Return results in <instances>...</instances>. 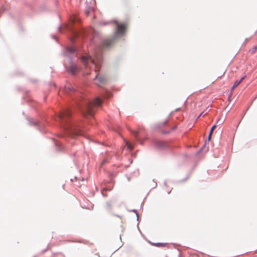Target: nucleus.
I'll return each instance as SVG.
<instances>
[{
	"mask_svg": "<svg viewBox=\"0 0 257 257\" xmlns=\"http://www.w3.org/2000/svg\"><path fill=\"white\" fill-rule=\"evenodd\" d=\"M82 61L84 64L86 65V67H87L88 63H90L94 66L95 71L96 72L99 70L100 67V61L96 57L95 59H94L91 56H89L88 57L83 56L82 58Z\"/></svg>",
	"mask_w": 257,
	"mask_h": 257,
	"instance_id": "nucleus-4",
	"label": "nucleus"
},
{
	"mask_svg": "<svg viewBox=\"0 0 257 257\" xmlns=\"http://www.w3.org/2000/svg\"><path fill=\"white\" fill-rule=\"evenodd\" d=\"M77 20V18L76 17H72L71 19V21L72 23H75Z\"/></svg>",
	"mask_w": 257,
	"mask_h": 257,
	"instance_id": "nucleus-13",
	"label": "nucleus"
},
{
	"mask_svg": "<svg viewBox=\"0 0 257 257\" xmlns=\"http://www.w3.org/2000/svg\"><path fill=\"white\" fill-rule=\"evenodd\" d=\"M245 77L246 76H244L241 78V79L239 81H238L239 82H240V83H241L242 82V81L245 79Z\"/></svg>",
	"mask_w": 257,
	"mask_h": 257,
	"instance_id": "nucleus-16",
	"label": "nucleus"
},
{
	"mask_svg": "<svg viewBox=\"0 0 257 257\" xmlns=\"http://www.w3.org/2000/svg\"><path fill=\"white\" fill-rule=\"evenodd\" d=\"M216 127V125H214L212 126V127H211V130H210V134H212L213 133V132L214 131V129Z\"/></svg>",
	"mask_w": 257,
	"mask_h": 257,
	"instance_id": "nucleus-10",
	"label": "nucleus"
},
{
	"mask_svg": "<svg viewBox=\"0 0 257 257\" xmlns=\"http://www.w3.org/2000/svg\"><path fill=\"white\" fill-rule=\"evenodd\" d=\"M111 43V41H109L107 42H105V44L107 46H109V45H110Z\"/></svg>",
	"mask_w": 257,
	"mask_h": 257,
	"instance_id": "nucleus-14",
	"label": "nucleus"
},
{
	"mask_svg": "<svg viewBox=\"0 0 257 257\" xmlns=\"http://www.w3.org/2000/svg\"><path fill=\"white\" fill-rule=\"evenodd\" d=\"M70 115V112L68 110L62 111L59 114L58 117L61 125L64 127L67 133L72 137L82 135V134L80 130L75 124L69 123L67 122V119Z\"/></svg>",
	"mask_w": 257,
	"mask_h": 257,
	"instance_id": "nucleus-1",
	"label": "nucleus"
},
{
	"mask_svg": "<svg viewBox=\"0 0 257 257\" xmlns=\"http://www.w3.org/2000/svg\"><path fill=\"white\" fill-rule=\"evenodd\" d=\"M117 217H119L120 218H121V216L116 215Z\"/></svg>",
	"mask_w": 257,
	"mask_h": 257,
	"instance_id": "nucleus-22",
	"label": "nucleus"
},
{
	"mask_svg": "<svg viewBox=\"0 0 257 257\" xmlns=\"http://www.w3.org/2000/svg\"><path fill=\"white\" fill-rule=\"evenodd\" d=\"M67 71L71 74L74 75L79 71L78 67L75 64L71 63L69 67L67 69Z\"/></svg>",
	"mask_w": 257,
	"mask_h": 257,
	"instance_id": "nucleus-6",
	"label": "nucleus"
},
{
	"mask_svg": "<svg viewBox=\"0 0 257 257\" xmlns=\"http://www.w3.org/2000/svg\"><path fill=\"white\" fill-rule=\"evenodd\" d=\"M113 24L115 25V31L113 35L114 42L115 40L121 39L125 35L128 28V23L127 22H119L113 21Z\"/></svg>",
	"mask_w": 257,
	"mask_h": 257,
	"instance_id": "nucleus-2",
	"label": "nucleus"
},
{
	"mask_svg": "<svg viewBox=\"0 0 257 257\" xmlns=\"http://www.w3.org/2000/svg\"><path fill=\"white\" fill-rule=\"evenodd\" d=\"M211 136H212V134H209V135H208V140L209 141H210L211 140Z\"/></svg>",
	"mask_w": 257,
	"mask_h": 257,
	"instance_id": "nucleus-19",
	"label": "nucleus"
},
{
	"mask_svg": "<svg viewBox=\"0 0 257 257\" xmlns=\"http://www.w3.org/2000/svg\"><path fill=\"white\" fill-rule=\"evenodd\" d=\"M240 82H239L238 81H236L233 85L232 86V88H231V91H232L235 88H236L237 86H238L239 84H240Z\"/></svg>",
	"mask_w": 257,
	"mask_h": 257,
	"instance_id": "nucleus-7",
	"label": "nucleus"
},
{
	"mask_svg": "<svg viewBox=\"0 0 257 257\" xmlns=\"http://www.w3.org/2000/svg\"><path fill=\"white\" fill-rule=\"evenodd\" d=\"M65 88H66V89L68 88V89H70V90H72H72H73H73H74V88H72V89H71V88H70V86H69V85H67V86H65Z\"/></svg>",
	"mask_w": 257,
	"mask_h": 257,
	"instance_id": "nucleus-15",
	"label": "nucleus"
},
{
	"mask_svg": "<svg viewBox=\"0 0 257 257\" xmlns=\"http://www.w3.org/2000/svg\"><path fill=\"white\" fill-rule=\"evenodd\" d=\"M95 83L99 87H103L107 83L106 78L104 76H98L97 74L95 78Z\"/></svg>",
	"mask_w": 257,
	"mask_h": 257,
	"instance_id": "nucleus-5",
	"label": "nucleus"
},
{
	"mask_svg": "<svg viewBox=\"0 0 257 257\" xmlns=\"http://www.w3.org/2000/svg\"><path fill=\"white\" fill-rule=\"evenodd\" d=\"M164 143H163V142H159V145L160 147H163V146L164 145Z\"/></svg>",
	"mask_w": 257,
	"mask_h": 257,
	"instance_id": "nucleus-18",
	"label": "nucleus"
},
{
	"mask_svg": "<svg viewBox=\"0 0 257 257\" xmlns=\"http://www.w3.org/2000/svg\"><path fill=\"white\" fill-rule=\"evenodd\" d=\"M134 133H135V135H136V137H137V135L138 134V132H135Z\"/></svg>",
	"mask_w": 257,
	"mask_h": 257,
	"instance_id": "nucleus-20",
	"label": "nucleus"
},
{
	"mask_svg": "<svg viewBox=\"0 0 257 257\" xmlns=\"http://www.w3.org/2000/svg\"><path fill=\"white\" fill-rule=\"evenodd\" d=\"M101 104V100L99 98H96L85 106V108L82 110L83 114L84 115H89L92 116L96 109L100 106Z\"/></svg>",
	"mask_w": 257,
	"mask_h": 257,
	"instance_id": "nucleus-3",
	"label": "nucleus"
},
{
	"mask_svg": "<svg viewBox=\"0 0 257 257\" xmlns=\"http://www.w3.org/2000/svg\"><path fill=\"white\" fill-rule=\"evenodd\" d=\"M167 122H168V120H166V121L164 122V124H165Z\"/></svg>",
	"mask_w": 257,
	"mask_h": 257,
	"instance_id": "nucleus-21",
	"label": "nucleus"
},
{
	"mask_svg": "<svg viewBox=\"0 0 257 257\" xmlns=\"http://www.w3.org/2000/svg\"><path fill=\"white\" fill-rule=\"evenodd\" d=\"M92 11L93 10L91 8H89L88 10H86L85 14L88 16H89V14L91 13Z\"/></svg>",
	"mask_w": 257,
	"mask_h": 257,
	"instance_id": "nucleus-8",
	"label": "nucleus"
},
{
	"mask_svg": "<svg viewBox=\"0 0 257 257\" xmlns=\"http://www.w3.org/2000/svg\"><path fill=\"white\" fill-rule=\"evenodd\" d=\"M106 192V190L103 189L102 190L101 192L103 196H106V195L105 194V192Z\"/></svg>",
	"mask_w": 257,
	"mask_h": 257,
	"instance_id": "nucleus-17",
	"label": "nucleus"
},
{
	"mask_svg": "<svg viewBox=\"0 0 257 257\" xmlns=\"http://www.w3.org/2000/svg\"><path fill=\"white\" fill-rule=\"evenodd\" d=\"M126 145L127 146V148L130 149V150H132L133 149V146L130 143H128V142H126Z\"/></svg>",
	"mask_w": 257,
	"mask_h": 257,
	"instance_id": "nucleus-9",
	"label": "nucleus"
},
{
	"mask_svg": "<svg viewBox=\"0 0 257 257\" xmlns=\"http://www.w3.org/2000/svg\"><path fill=\"white\" fill-rule=\"evenodd\" d=\"M67 50L69 52H73L74 51H75V49L73 47H70V48H68Z\"/></svg>",
	"mask_w": 257,
	"mask_h": 257,
	"instance_id": "nucleus-11",
	"label": "nucleus"
},
{
	"mask_svg": "<svg viewBox=\"0 0 257 257\" xmlns=\"http://www.w3.org/2000/svg\"><path fill=\"white\" fill-rule=\"evenodd\" d=\"M257 50V46H255L254 47H253L252 48V49H251L250 52L251 53H254Z\"/></svg>",
	"mask_w": 257,
	"mask_h": 257,
	"instance_id": "nucleus-12",
	"label": "nucleus"
}]
</instances>
